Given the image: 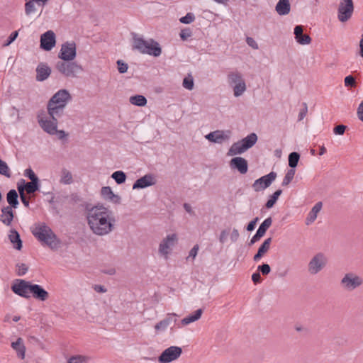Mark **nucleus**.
<instances>
[{
	"label": "nucleus",
	"mask_w": 363,
	"mask_h": 363,
	"mask_svg": "<svg viewBox=\"0 0 363 363\" xmlns=\"http://www.w3.org/2000/svg\"><path fill=\"white\" fill-rule=\"evenodd\" d=\"M86 220L92 233L99 236L106 235L115 228L113 212L103 205L86 207Z\"/></svg>",
	"instance_id": "obj_1"
},
{
	"label": "nucleus",
	"mask_w": 363,
	"mask_h": 363,
	"mask_svg": "<svg viewBox=\"0 0 363 363\" xmlns=\"http://www.w3.org/2000/svg\"><path fill=\"white\" fill-rule=\"evenodd\" d=\"M33 235L51 249L59 247L60 241L52 229L45 223H40L32 230Z\"/></svg>",
	"instance_id": "obj_2"
},
{
	"label": "nucleus",
	"mask_w": 363,
	"mask_h": 363,
	"mask_svg": "<svg viewBox=\"0 0 363 363\" xmlns=\"http://www.w3.org/2000/svg\"><path fill=\"white\" fill-rule=\"evenodd\" d=\"M133 48L142 54H147L154 57H159L162 53V48L157 41L153 39L145 40L137 35L133 37Z\"/></svg>",
	"instance_id": "obj_3"
},
{
	"label": "nucleus",
	"mask_w": 363,
	"mask_h": 363,
	"mask_svg": "<svg viewBox=\"0 0 363 363\" xmlns=\"http://www.w3.org/2000/svg\"><path fill=\"white\" fill-rule=\"evenodd\" d=\"M228 84L233 87L235 97L241 96L246 90V84L242 75L238 71L230 72L227 76Z\"/></svg>",
	"instance_id": "obj_4"
},
{
	"label": "nucleus",
	"mask_w": 363,
	"mask_h": 363,
	"mask_svg": "<svg viewBox=\"0 0 363 363\" xmlns=\"http://www.w3.org/2000/svg\"><path fill=\"white\" fill-rule=\"evenodd\" d=\"M340 284L343 290L352 291L363 285V278L354 272H347L342 277Z\"/></svg>",
	"instance_id": "obj_5"
},
{
	"label": "nucleus",
	"mask_w": 363,
	"mask_h": 363,
	"mask_svg": "<svg viewBox=\"0 0 363 363\" xmlns=\"http://www.w3.org/2000/svg\"><path fill=\"white\" fill-rule=\"evenodd\" d=\"M55 67L59 72L67 77H76L77 74L83 70L80 65L71 61H59L57 62Z\"/></svg>",
	"instance_id": "obj_6"
},
{
	"label": "nucleus",
	"mask_w": 363,
	"mask_h": 363,
	"mask_svg": "<svg viewBox=\"0 0 363 363\" xmlns=\"http://www.w3.org/2000/svg\"><path fill=\"white\" fill-rule=\"evenodd\" d=\"M354 12L352 0H340L337 9V18L342 23L348 21Z\"/></svg>",
	"instance_id": "obj_7"
},
{
	"label": "nucleus",
	"mask_w": 363,
	"mask_h": 363,
	"mask_svg": "<svg viewBox=\"0 0 363 363\" xmlns=\"http://www.w3.org/2000/svg\"><path fill=\"white\" fill-rule=\"evenodd\" d=\"M33 284L23 279H16L11 286V290L16 294L28 298L30 297V289Z\"/></svg>",
	"instance_id": "obj_8"
},
{
	"label": "nucleus",
	"mask_w": 363,
	"mask_h": 363,
	"mask_svg": "<svg viewBox=\"0 0 363 363\" xmlns=\"http://www.w3.org/2000/svg\"><path fill=\"white\" fill-rule=\"evenodd\" d=\"M182 353V349L177 346H171L164 350L158 357L160 363H169L177 359Z\"/></svg>",
	"instance_id": "obj_9"
},
{
	"label": "nucleus",
	"mask_w": 363,
	"mask_h": 363,
	"mask_svg": "<svg viewBox=\"0 0 363 363\" xmlns=\"http://www.w3.org/2000/svg\"><path fill=\"white\" fill-rule=\"evenodd\" d=\"M327 259L323 254L318 253L309 262L308 266V272L311 274H316L326 265Z\"/></svg>",
	"instance_id": "obj_10"
},
{
	"label": "nucleus",
	"mask_w": 363,
	"mask_h": 363,
	"mask_svg": "<svg viewBox=\"0 0 363 363\" xmlns=\"http://www.w3.org/2000/svg\"><path fill=\"white\" fill-rule=\"evenodd\" d=\"M277 178V173L271 172L267 175L256 179L252 184L253 189L258 192L269 187Z\"/></svg>",
	"instance_id": "obj_11"
},
{
	"label": "nucleus",
	"mask_w": 363,
	"mask_h": 363,
	"mask_svg": "<svg viewBox=\"0 0 363 363\" xmlns=\"http://www.w3.org/2000/svg\"><path fill=\"white\" fill-rule=\"evenodd\" d=\"M77 55L76 44L74 42H66L62 45L58 57L63 61H72Z\"/></svg>",
	"instance_id": "obj_12"
},
{
	"label": "nucleus",
	"mask_w": 363,
	"mask_h": 363,
	"mask_svg": "<svg viewBox=\"0 0 363 363\" xmlns=\"http://www.w3.org/2000/svg\"><path fill=\"white\" fill-rule=\"evenodd\" d=\"M71 99L72 96L67 89H60L51 97L48 103L65 108Z\"/></svg>",
	"instance_id": "obj_13"
},
{
	"label": "nucleus",
	"mask_w": 363,
	"mask_h": 363,
	"mask_svg": "<svg viewBox=\"0 0 363 363\" xmlns=\"http://www.w3.org/2000/svg\"><path fill=\"white\" fill-rule=\"evenodd\" d=\"M177 241V236L175 233L168 235L160 242L159 246V252L164 256L167 259L170 252L171 248L175 245Z\"/></svg>",
	"instance_id": "obj_14"
},
{
	"label": "nucleus",
	"mask_w": 363,
	"mask_h": 363,
	"mask_svg": "<svg viewBox=\"0 0 363 363\" xmlns=\"http://www.w3.org/2000/svg\"><path fill=\"white\" fill-rule=\"evenodd\" d=\"M38 123L41 128L50 135H55L57 132V120L50 118H39Z\"/></svg>",
	"instance_id": "obj_15"
},
{
	"label": "nucleus",
	"mask_w": 363,
	"mask_h": 363,
	"mask_svg": "<svg viewBox=\"0 0 363 363\" xmlns=\"http://www.w3.org/2000/svg\"><path fill=\"white\" fill-rule=\"evenodd\" d=\"M55 43V35L52 30L46 31L40 37V47L46 51L50 50Z\"/></svg>",
	"instance_id": "obj_16"
},
{
	"label": "nucleus",
	"mask_w": 363,
	"mask_h": 363,
	"mask_svg": "<svg viewBox=\"0 0 363 363\" xmlns=\"http://www.w3.org/2000/svg\"><path fill=\"white\" fill-rule=\"evenodd\" d=\"M230 166L232 169H237L242 174L247 173L248 170L247 161L241 157L233 158L230 162Z\"/></svg>",
	"instance_id": "obj_17"
},
{
	"label": "nucleus",
	"mask_w": 363,
	"mask_h": 363,
	"mask_svg": "<svg viewBox=\"0 0 363 363\" xmlns=\"http://www.w3.org/2000/svg\"><path fill=\"white\" fill-rule=\"evenodd\" d=\"M156 181L152 174H147L141 178L137 179L135 182L133 184V189H143L155 184Z\"/></svg>",
	"instance_id": "obj_18"
},
{
	"label": "nucleus",
	"mask_w": 363,
	"mask_h": 363,
	"mask_svg": "<svg viewBox=\"0 0 363 363\" xmlns=\"http://www.w3.org/2000/svg\"><path fill=\"white\" fill-rule=\"evenodd\" d=\"M51 74L50 67L45 63L40 62L36 67V80L43 82L47 79Z\"/></svg>",
	"instance_id": "obj_19"
},
{
	"label": "nucleus",
	"mask_w": 363,
	"mask_h": 363,
	"mask_svg": "<svg viewBox=\"0 0 363 363\" xmlns=\"http://www.w3.org/2000/svg\"><path fill=\"white\" fill-rule=\"evenodd\" d=\"M30 289V294H32L33 297L37 300L45 301L49 297L48 292L40 285L33 284Z\"/></svg>",
	"instance_id": "obj_20"
},
{
	"label": "nucleus",
	"mask_w": 363,
	"mask_h": 363,
	"mask_svg": "<svg viewBox=\"0 0 363 363\" xmlns=\"http://www.w3.org/2000/svg\"><path fill=\"white\" fill-rule=\"evenodd\" d=\"M303 27L302 26H296L294 28L295 39L301 45H308L311 42V38L307 34H303Z\"/></svg>",
	"instance_id": "obj_21"
},
{
	"label": "nucleus",
	"mask_w": 363,
	"mask_h": 363,
	"mask_svg": "<svg viewBox=\"0 0 363 363\" xmlns=\"http://www.w3.org/2000/svg\"><path fill=\"white\" fill-rule=\"evenodd\" d=\"M177 316L175 313H168L165 318L160 320L155 325V329L157 333L164 331L168 326L172 323L176 322L174 318Z\"/></svg>",
	"instance_id": "obj_22"
},
{
	"label": "nucleus",
	"mask_w": 363,
	"mask_h": 363,
	"mask_svg": "<svg viewBox=\"0 0 363 363\" xmlns=\"http://www.w3.org/2000/svg\"><path fill=\"white\" fill-rule=\"evenodd\" d=\"M101 194L104 199L106 201H109L116 204L121 203V197L115 194L110 186L102 187Z\"/></svg>",
	"instance_id": "obj_23"
},
{
	"label": "nucleus",
	"mask_w": 363,
	"mask_h": 363,
	"mask_svg": "<svg viewBox=\"0 0 363 363\" xmlns=\"http://www.w3.org/2000/svg\"><path fill=\"white\" fill-rule=\"evenodd\" d=\"M14 218V213L11 207L6 206L1 208L0 221L6 226H10Z\"/></svg>",
	"instance_id": "obj_24"
},
{
	"label": "nucleus",
	"mask_w": 363,
	"mask_h": 363,
	"mask_svg": "<svg viewBox=\"0 0 363 363\" xmlns=\"http://www.w3.org/2000/svg\"><path fill=\"white\" fill-rule=\"evenodd\" d=\"M206 138L213 143H222L228 139V136L223 130H216L206 135Z\"/></svg>",
	"instance_id": "obj_25"
},
{
	"label": "nucleus",
	"mask_w": 363,
	"mask_h": 363,
	"mask_svg": "<svg viewBox=\"0 0 363 363\" xmlns=\"http://www.w3.org/2000/svg\"><path fill=\"white\" fill-rule=\"evenodd\" d=\"M47 109L50 118L57 120L59 117L63 115L65 107L48 103Z\"/></svg>",
	"instance_id": "obj_26"
},
{
	"label": "nucleus",
	"mask_w": 363,
	"mask_h": 363,
	"mask_svg": "<svg viewBox=\"0 0 363 363\" xmlns=\"http://www.w3.org/2000/svg\"><path fill=\"white\" fill-rule=\"evenodd\" d=\"M11 347L16 352L18 357L23 359L26 354V346L21 337H18L16 341L11 343Z\"/></svg>",
	"instance_id": "obj_27"
},
{
	"label": "nucleus",
	"mask_w": 363,
	"mask_h": 363,
	"mask_svg": "<svg viewBox=\"0 0 363 363\" xmlns=\"http://www.w3.org/2000/svg\"><path fill=\"white\" fill-rule=\"evenodd\" d=\"M272 240V238H269L264 241V242L259 247L257 252L255 255L253 257L254 261L258 262L264 256V255L268 252L270 248Z\"/></svg>",
	"instance_id": "obj_28"
},
{
	"label": "nucleus",
	"mask_w": 363,
	"mask_h": 363,
	"mask_svg": "<svg viewBox=\"0 0 363 363\" xmlns=\"http://www.w3.org/2000/svg\"><path fill=\"white\" fill-rule=\"evenodd\" d=\"M323 206V203L321 201H319L315 204V206L312 208L311 211L308 213L307 218L306 219V224L310 225L313 223L318 214V213L321 211Z\"/></svg>",
	"instance_id": "obj_29"
},
{
	"label": "nucleus",
	"mask_w": 363,
	"mask_h": 363,
	"mask_svg": "<svg viewBox=\"0 0 363 363\" xmlns=\"http://www.w3.org/2000/svg\"><path fill=\"white\" fill-rule=\"evenodd\" d=\"M275 10L280 16L289 14L291 11L289 0H279L276 5Z\"/></svg>",
	"instance_id": "obj_30"
},
{
	"label": "nucleus",
	"mask_w": 363,
	"mask_h": 363,
	"mask_svg": "<svg viewBox=\"0 0 363 363\" xmlns=\"http://www.w3.org/2000/svg\"><path fill=\"white\" fill-rule=\"evenodd\" d=\"M9 239L10 242L13 245V247L18 250H21L22 248V240L20 238L19 233L14 229H11L9 231Z\"/></svg>",
	"instance_id": "obj_31"
},
{
	"label": "nucleus",
	"mask_w": 363,
	"mask_h": 363,
	"mask_svg": "<svg viewBox=\"0 0 363 363\" xmlns=\"http://www.w3.org/2000/svg\"><path fill=\"white\" fill-rule=\"evenodd\" d=\"M203 312L202 308H199L194 311V313L189 315L188 316L183 318L181 321L183 325H186L190 324L191 323L195 322L200 319L201 315Z\"/></svg>",
	"instance_id": "obj_32"
},
{
	"label": "nucleus",
	"mask_w": 363,
	"mask_h": 363,
	"mask_svg": "<svg viewBox=\"0 0 363 363\" xmlns=\"http://www.w3.org/2000/svg\"><path fill=\"white\" fill-rule=\"evenodd\" d=\"M6 200L11 209L16 208L18 205V194L15 189H11L6 195Z\"/></svg>",
	"instance_id": "obj_33"
},
{
	"label": "nucleus",
	"mask_w": 363,
	"mask_h": 363,
	"mask_svg": "<svg viewBox=\"0 0 363 363\" xmlns=\"http://www.w3.org/2000/svg\"><path fill=\"white\" fill-rule=\"evenodd\" d=\"M247 150V148L242 144L241 141L239 140L234 143L228 150V155H236L243 153Z\"/></svg>",
	"instance_id": "obj_34"
},
{
	"label": "nucleus",
	"mask_w": 363,
	"mask_h": 363,
	"mask_svg": "<svg viewBox=\"0 0 363 363\" xmlns=\"http://www.w3.org/2000/svg\"><path fill=\"white\" fill-rule=\"evenodd\" d=\"M257 140V136L254 133H250L247 137L240 140L242 144L247 148V150L252 147L256 143Z\"/></svg>",
	"instance_id": "obj_35"
},
{
	"label": "nucleus",
	"mask_w": 363,
	"mask_h": 363,
	"mask_svg": "<svg viewBox=\"0 0 363 363\" xmlns=\"http://www.w3.org/2000/svg\"><path fill=\"white\" fill-rule=\"evenodd\" d=\"M129 101L130 104L138 106H144L147 104V99L143 95L132 96L130 97Z\"/></svg>",
	"instance_id": "obj_36"
},
{
	"label": "nucleus",
	"mask_w": 363,
	"mask_h": 363,
	"mask_svg": "<svg viewBox=\"0 0 363 363\" xmlns=\"http://www.w3.org/2000/svg\"><path fill=\"white\" fill-rule=\"evenodd\" d=\"M21 187H24V190L28 194H33L39 189L38 181H30V182L26 183L23 186L21 185Z\"/></svg>",
	"instance_id": "obj_37"
},
{
	"label": "nucleus",
	"mask_w": 363,
	"mask_h": 363,
	"mask_svg": "<svg viewBox=\"0 0 363 363\" xmlns=\"http://www.w3.org/2000/svg\"><path fill=\"white\" fill-rule=\"evenodd\" d=\"M272 219L271 217L266 218L259 225L258 230H257V233L264 236L266 231L272 225Z\"/></svg>",
	"instance_id": "obj_38"
},
{
	"label": "nucleus",
	"mask_w": 363,
	"mask_h": 363,
	"mask_svg": "<svg viewBox=\"0 0 363 363\" xmlns=\"http://www.w3.org/2000/svg\"><path fill=\"white\" fill-rule=\"evenodd\" d=\"M282 190L278 189L272 195L269 196V199L267 201L265 206L267 208H271L274 206V205L276 203L278 198L281 194Z\"/></svg>",
	"instance_id": "obj_39"
},
{
	"label": "nucleus",
	"mask_w": 363,
	"mask_h": 363,
	"mask_svg": "<svg viewBox=\"0 0 363 363\" xmlns=\"http://www.w3.org/2000/svg\"><path fill=\"white\" fill-rule=\"evenodd\" d=\"M300 159V155L296 152H293L289 155V165L291 169H295Z\"/></svg>",
	"instance_id": "obj_40"
},
{
	"label": "nucleus",
	"mask_w": 363,
	"mask_h": 363,
	"mask_svg": "<svg viewBox=\"0 0 363 363\" xmlns=\"http://www.w3.org/2000/svg\"><path fill=\"white\" fill-rule=\"evenodd\" d=\"M73 182L72 175L70 172L66 169L62 170V177L60 182L65 184H70Z\"/></svg>",
	"instance_id": "obj_41"
},
{
	"label": "nucleus",
	"mask_w": 363,
	"mask_h": 363,
	"mask_svg": "<svg viewBox=\"0 0 363 363\" xmlns=\"http://www.w3.org/2000/svg\"><path fill=\"white\" fill-rule=\"evenodd\" d=\"M36 1L30 0L25 4V13L26 16H30L36 11L35 8Z\"/></svg>",
	"instance_id": "obj_42"
},
{
	"label": "nucleus",
	"mask_w": 363,
	"mask_h": 363,
	"mask_svg": "<svg viewBox=\"0 0 363 363\" xmlns=\"http://www.w3.org/2000/svg\"><path fill=\"white\" fill-rule=\"evenodd\" d=\"M111 177L116 181L118 184H121L125 182L126 175L122 171H116L113 172Z\"/></svg>",
	"instance_id": "obj_43"
},
{
	"label": "nucleus",
	"mask_w": 363,
	"mask_h": 363,
	"mask_svg": "<svg viewBox=\"0 0 363 363\" xmlns=\"http://www.w3.org/2000/svg\"><path fill=\"white\" fill-rule=\"evenodd\" d=\"M295 172H296V170L294 169H289L283 179L281 185L284 186H288L290 184V182L292 181V179H294Z\"/></svg>",
	"instance_id": "obj_44"
},
{
	"label": "nucleus",
	"mask_w": 363,
	"mask_h": 363,
	"mask_svg": "<svg viewBox=\"0 0 363 363\" xmlns=\"http://www.w3.org/2000/svg\"><path fill=\"white\" fill-rule=\"evenodd\" d=\"M182 86L191 91L194 89V79L193 77L191 74H189L187 77H186L182 82Z\"/></svg>",
	"instance_id": "obj_45"
},
{
	"label": "nucleus",
	"mask_w": 363,
	"mask_h": 363,
	"mask_svg": "<svg viewBox=\"0 0 363 363\" xmlns=\"http://www.w3.org/2000/svg\"><path fill=\"white\" fill-rule=\"evenodd\" d=\"M0 174L6 177H11L10 169L6 162L0 159Z\"/></svg>",
	"instance_id": "obj_46"
},
{
	"label": "nucleus",
	"mask_w": 363,
	"mask_h": 363,
	"mask_svg": "<svg viewBox=\"0 0 363 363\" xmlns=\"http://www.w3.org/2000/svg\"><path fill=\"white\" fill-rule=\"evenodd\" d=\"M18 190L20 194V198L22 201V203L24 204L26 207L29 206V201L27 199L26 196L24 194V187H21V185H18Z\"/></svg>",
	"instance_id": "obj_47"
},
{
	"label": "nucleus",
	"mask_w": 363,
	"mask_h": 363,
	"mask_svg": "<svg viewBox=\"0 0 363 363\" xmlns=\"http://www.w3.org/2000/svg\"><path fill=\"white\" fill-rule=\"evenodd\" d=\"M195 20V16L191 13H188L185 16L182 17L179 21L184 24H189Z\"/></svg>",
	"instance_id": "obj_48"
},
{
	"label": "nucleus",
	"mask_w": 363,
	"mask_h": 363,
	"mask_svg": "<svg viewBox=\"0 0 363 363\" xmlns=\"http://www.w3.org/2000/svg\"><path fill=\"white\" fill-rule=\"evenodd\" d=\"M17 272L16 274L18 276H23L24 275L28 269V267L26 266V264L21 263V264H17Z\"/></svg>",
	"instance_id": "obj_49"
},
{
	"label": "nucleus",
	"mask_w": 363,
	"mask_h": 363,
	"mask_svg": "<svg viewBox=\"0 0 363 363\" xmlns=\"http://www.w3.org/2000/svg\"><path fill=\"white\" fill-rule=\"evenodd\" d=\"M18 31H13L12 32L10 35L9 36L6 41H5L3 44V47H7L10 44H11L18 37Z\"/></svg>",
	"instance_id": "obj_50"
},
{
	"label": "nucleus",
	"mask_w": 363,
	"mask_h": 363,
	"mask_svg": "<svg viewBox=\"0 0 363 363\" xmlns=\"http://www.w3.org/2000/svg\"><path fill=\"white\" fill-rule=\"evenodd\" d=\"M118 69V72L121 74L125 73L128 70V64L124 62L123 61L119 60L117 61Z\"/></svg>",
	"instance_id": "obj_51"
},
{
	"label": "nucleus",
	"mask_w": 363,
	"mask_h": 363,
	"mask_svg": "<svg viewBox=\"0 0 363 363\" xmlns=\"http://www.w3.org/2000/svg\"><path fill=\"white\" fill-rule=\"evenodd\" d=\"M67 363H87V362H86V359L85 357L75 356V357H72L68 360Z\"/></svg>",
	"instance_id": "obj_52"
},
{
	"label": "nucleus",
	"mask_w": 363,
	"mask_h": 363,
	"mask_svg": "<svg viewBox=\"0 0 363 363\" xmlns=\"http://www.w3.org/2000/svg\"><path fill=\"white\" fill-rule=\"evenodd\" d=\"M257 269L263 275H267L271 272V268L268 264H262V265L258 266Z\"/></svg>",
	"instance_id": "obj_53"
},
{
	"label": "nucleus",
	"mask_w": 363,
	"mask_h": 363,
	"mask_svg": "<svg viewBox=\"0 0 363 363\" xmlns=\"http://www.w3.org/2000/svg\"><path fill=\"white\" fill-rule=\"evenodd\" d=\"M24 175L28 177L30 181H38V177L30 168L26 169L25 170Z\"/></svg>",
	"instance_id": "obj_54"
},
{
	"label": "nucleus",
	"mask_w": 363,
	"mask_h": 363,
	"mask_svg": "<svg viewBox=\"0 0 363 363\" xmlns=\"http://www.w3.org/2000/svg\"><path fill=\"white\" fill-rule=\"evenodd\" d=\"M347 126L345 125H338L333 128V133L335 135H342L345 133Z\"/></svg>",
	"instance_id": "obj_55"
},
{
	"label": "nucleus",
	"mask_w": 363,
	"mask_h": 363,
	"mask_svg": "<svg viewBox=\"0 0 363 363\" xmlns=\"http://www.w3.org/2000/svg\"><path fill=\"white\" fill-rule=\"evenodd\" d=\"M345 85L346 86H354L355 84H356V81H355V79L353 76L352 75H349V76H347L345 78Z\"/></svg>",
	"instance_id": "obj_56"
},
{
	"label": "nucleus",
	"mask_w": 363,
	"mask_h": 363,
	"mask_svg": "<svg viewBox=\"0 0 363 363\" xmlns=\"http://www.w3.org/2000/svg\"><path fill=\"white\" fill-rule=\"evenodd\" d=\"M192 33L190 28H185L181 30L179 36L182 40H186L191 35Z\"/></svg>",
	"instance_id": "obj_57"
},
{
	"label": "nucleus",
	"mask_w": 363,
	"mask_h": 363,
	"mask_svg": "<svg viewBox=\"0 0 363 363\" xmlns=\"http://www.w3.org/2000/svg\"><path fill=\"white\" fill-rule=\"evenodd\" d=\"M246 43L247 44L251 47L252 48L255 50H257L259 48L258 44L257 42L254 40V38L251 37H247L246 38Z\"/></svg>",
	"instance_id": "obj_58"
},
{
	"label": "nucleus",
	"mask_w": 363,
	"mask_h": 363,
	"mask_svg": "<svg viewBox=\"0 0 363 363\" xmlns=\"http://www.w3.org/2000/svg\"><path fill=\"white\" fill-rule=\"evenodd\" d=\"M199 249V245H195L190 250L188 258L191 257L193 259H195L198 254Z\"/></svg>",
	"instance_id": "obj_59"
},
{
	"label": "nucleus",
	"mask_w": 363,
	"mask_h": 363,
	"mask_svg": "<svg viewBox=\"0 0 363 363\" xmlns=\"http://www.w3.org/2000/svg\"><path fill=\"white\" fill-rule=\"evenodd\" d=\"M240 234L237 229H233L231 235H230V240L232 242H236L239 238Z\"/></svg>",
	"instance_id": "obj_60"
},
{
	"label": "nucleus",
	"mask_w": 363,
	"mask_h": 363,
	"mask_svg": "<svg viewBox=\"0 0 363 363\" xmlns=\"http://www.w3.org/2000/svg\"><path fill=\"white\" fill-rule=\"evenodd\" d=\"M252 280L255 284L260 283L262 281V278L259 272H255L252 275Z\"/></svg>",
	"instance_id": "obj_61"
},
{
	"label": "nucleus",
	"mask_w": 363,
	"mask_h": 363,
	"mask_svg": "<svg viewBox=\"0 0 363 363\" xmlns=\"http://www.w3.org/2000/svg\"><path fill=\"white\" fill-rule=\"evenodd\" d=\"M258 220V218H255L254 220L250 221L248 225H247V231H252L255 229L256 223Z\"/></svg>",
	"instance_id": "obj_62"
},
{
	"label": "nucleus",
	"mask_w": 363,
	"mask_h": 363,
	"mask_svg": "<svg viewBox=\"0 0 363 363\" xmlns=\"http://www.w3.org/2000/svg\"><path fill=\"white\" fill-rule=\"evenodd\" d=\"M262 237V235H260L256 232L255 235L251 238L249 245H252L255 244V242L259 241Z\"/></svg>",
	"instance_id": "obj_63"
},
{
	"label": "nucleus",
	"mask_w": 363,
	"mask_h": 363,
	"mask_svg": "<svg viewBox=\"0 0 363 363\" xmlns=\"http://www.w3.org/2000/svg\"><path fill=\"white\" fill-rule=\"evenodd\" d=\"M357 116L359 119L363 122V101L361 102L358 107Z\"/></svg>",
	"instance_id": "obj_64"
}]
</instances>
